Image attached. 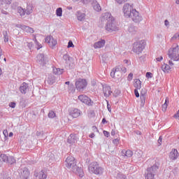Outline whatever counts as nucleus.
<instances>
[{
    "label": "nucleus",
    "instance_id": "1",
    "mask_svg": "<svg viewBox=\"0 0 179 179\" xmlns=\"http://www.w3.org/2000/svg\"><path fill=\"white\" fill-rule=\"evenodd\" d=\"M65 166L73 171V173H75L76 174H79L80 177H83V171L82 170V168H80L76 164V159L75 157L72 156H69L65 161Z\"/></svg>",
    "mask_w": 179,
    "mask_h": 179
},
{
    "label": "nucleus",
    "instance_id": "2",
    "mask_svg": "<svg viewBox=\"0 0 179 179\" xmlns=\"http://www.w3.org/2000/svg\"><path fill=\"white\" fill-rule=\"evenodd\" d=\"M88 171L92 174H96V176H101L104 171V169L99 164V162H93L88 166Z\"/></svg>",
    "mask_w": 179,
    "mask_h": 179
},
{
    "label": "nucleus",
    "instance_id": "3",
    "mask_svg": "<svg viewBox=\"0 0 179 179\" xmlns=\"http://www.w3.org/2000/svg\"><path fill=\"white\" fill-rule=\"evenodd\" d=\"M159 170V163L156 162L153 166L147 169L145 172V179H155V176Z\"/></svg>",
    "mask_w": 179,
    "mask_h": 179
},
{
    "label": "nucleus",
    "instance_id": "4",
    "mask_svg": "<svg viewBox=\"0 0 179 179\" xmlns=\"http://www.w3.org/2000/svg\"><path fill=\"white\" fill-rule=\"evenodd\" d=\"M146 47V41L145 40H141L140 41L135 42L133 44V52L136 54H141Z\"/></svg>",
    "mask_w": 179,
    "mask_h": 179
},
{
    "label": "nucleus",
    "instance_id": "5",
    "mask_svg": "<svg viewBox=\"0 0 179 179\" xmlns=\"http://www.w3.org/2000/svg\"><path fill=\"white\" fill-rule=\"evenodd\" d=\"M169 57L172 61H179V47L177 45L176 47L171 48L168 52Z\"/></svg>",
    "mask_w": 179,
    "mask_h": 179
},
{
    "label": "nucleus",
    "instance_id": "6",
    "mask_svg": "<svg viewBox=\"0 0 179 179\" xmlns=\"http://www.w3.org/2000/svg\"><path fill=\"white\" fill-rule=\"evenodd\" d=\"M105 30L108 33H113V31H117V30H119V28L115 23V19L112 20V21H108V22L105 24Z\"/></svg>",
    "mask_w": 179,
    "mask_h": 179
},
{
    "label": "nucleus",
    "instance_id": "7",
    "mask_svg": "<svg viewBox=\"0 0 179 179\" xmlns=\"http://www.w3.org/2000/svg\"><path fill=\"white\" fill-rule=\"evenodd\" d=\"M114 17L111 15V13H104L102 14L100 20L101 23V27H104L106 23H108V22H111L114 20Z\"/></svg>",
    "mask_w": 179,
    "mask_h": 179
},
{
    "label": "nucleus",
    "instance_id": "8",
    "mask_svg": "<svg viewBox=\"0 0 179 179\" xmlns=\"http://www.w3.org/2000/svg\"><path fill=\"white\" fill-rule=\"evenodd\" d=\"M75 86L78 92H83L87 86V81L85 79L80 78L76 82Z\"/></svg>",
    "mask_w": 179,
    "mask_h": 179
},
{
    "label": "nucleus",
    "instance_id": "9",
    "mask_svg": "<svg viewBox=\"0 0 179 179\" xmlns=\"http://www.w3.org/2000/svg\"><path fill=\"white\" fill-rule=\"evenodd\" d=\"M84 3H91L94 10L96 12H101V6H100L97 0H84Z\"/></svg>",
    "mask_w": 179,
    "mask_h": 179
},
{
    "label": "nucleus",
    "instance_id": "10",
    "mask_svg": "<svg viewBox=\"0 0 179 179\" xmlns=\"http://www.w3.org/2000/svg\"><path fill=\"white\" fill-rule=\"evenodd\" d=\"M78 99L81 103H84V104H86L87 106H92L94 104V102L92 101V99L85 94L79 95Z\"/></svg>",
    "mask_w": 179,
    "mask_h": 179
},
{
    "label": "nucleus",
    "instance_id": "11",
    "mask_svg": "<svg viewBox=\"0 0 179 179\" xmlns=\"http://www.w3.org/2000/svg\"><path fill=\"white\" fill-rule=\"evenodd\" d=\"M131 17L133 22L135 23H139V22H142V15L139 14V12L136 11V9L132 10L131 11V15L130 17Z\"/></svg>",
    "mask_w": 179,
    "mask_h": 179
},
{
    "label": "nucleus",
    "instance_id": "12",
    "mask_svg": "<svg viewBox=\"0 0 179 179\" xmlns=\"http://www.w3.org/2000/svg\"><path fill=\"white\" fill-rule=\"evenodd\" d=\"M132 10H135L132 8V6H130L129 3H127L123 6V13L125 17H131V15L132 13Z\"/></svg>",
    "mask_w": 179,
    "mask_h": 179
},
{
    "label": "nucleus",
    "instance_id": "13",
    "mask_svg": "<svg viewBox=\"0 0 179 179\" xmlns=\"http://www.w3.org/2000/svg\"><path fill=\"white\" fill-rule=\"evenodd\" d=\"M45 43L48 44L50 48L54 49V47H55V45L58 44V41H57L56 38H54L52 36H49L45 38Z\"/></svg>",
    "mask_w": 179,
    "mask_h": 179
},
{
    "label": "nucleus",
    "instance_id": "14",
    "mask_svg": "<svg viewBox=\"0 0 179 179\" xmlns=\"http://www.w3.org/2000/svg\"><path fill=\"white\" fill-rule=\"evenodd\" d=\"M69 115L73 118H78V117H80L82 115V111L76 108H71L69 110Z\"/></svg>",
    "mask_w": 179,
    "mask_h": 179
},
{
    "label": "nucleus",
    "instance_id": "15",
    "mask_svg": "<svg viewBox=\"0 0 179 179\" xmlns=\"http://www.w3.org/2000/svg\"><path fill=\"white\" fill-rule=\"evenodd\" d=\"M36 62L39 64V65L44 66L47 64V60L44 57V54L40 53L36 56Z\"/></svg>",
    "mask_w": 179,
    "mask_h": 179
},
{
    "label": "nucleus",
    "instance_id": "16",
    "mask_svg": "<svg viewBox=\"0 0 179 179\" xmlns=\"http://www.w3.org/2000/svg\"><path fill=\"white\" fill-rule=\"evenodd\" d=\"M103 93L104 94V97H108L109 96H111L113 91H111V87L109 85H103Z\"/></svg>",
    "mask_w": 179,
    "mask_h": 179
},
{
    "label": "nucleus",
    "instance_id": "17",
    "mask_svg": "<svg viewBox=\"0 0 179 179\" xmlns=\"http://www.w3.org/2000/svg\"><path fill=\"white\" fill-rule=\"evenodd\" d=\"M29 176H30V171H29V169L23 168L21 169L20 176L21 179H27L29 178Z\"/></svg>",
    "mask_w": 179,
    "mask_h": 179
},
{
    "label": "nucleus",
    "instance_id": "18",
    "mask_svg": "<svg viewBox=\"0 0 179 179\" xmlns=\"http://www.w3.org/2000/svg\"><path fill=\"white\" fill-rule=\"evenodd\" d=\"M16 27H19L20 29H22V30H24V31H27V33H31V34L34 33V29H33V28L29 26H26L24 24H19V25H17Z\"/></svg>",
    "mask_w": 179,
    "mask_h": 179
},
{
    "label": "nucleus",
    "instance_id": "19",
    "mask_svg": "<svg viewBox=\"0 0 179 179\" xmlns=\"http://www.w3.org/2000/svg\"><path fill=\"white\" fill-rule=\"evenodd\" d=\"M78 142V137L76 134H70V136L67 138V143L70 145H73V143H76Z\"/></svg>",
    "mask_w": 179,
    "mask_h": 179
},
{
    "label": "nucleus",
    "instance_id": "20",
    "mask_svg": "<svg viewBox=\"0 0 179 179\" xmlns=\"http://www.w3.org/2000/svg\"><path fill=\"white\" fill-rule=\"evenodd\" d=\"M27 90H29V84L23 83L20 86V92L22 93V94H26V93H27Z\"/></svg>",
    "mask_w": 179,
    "mask_h": 179
},
{
    "label": "nucleus",
    "instance_id": "21",
    "mask_svg": "<svg viewBox=\"0 0 179 179\" xmlns=\"http://www.w3.org/2000/svg\"><path fill=\"white\" fill-rule=\"evenodd\" d=\"M104 45H106V40L101 39L100 41L94 43V48H95V49L103 48V47H104Z\"/></svg>",
    "mask_w": 179,
    "mask_h": 179
},
{
    "label": "nucleus",
    "instance_id": "22",
    "mask_svg": "<svg viewBox=\"0 0 179 179\" xmlns=\"http://www.w3.org/2000/svg\"><path fill=\"white\" fill-rule=\"evenodd\" d=\"M121 153L122 156H124V157L126 159H128V157H132V156H134V152L131 150H123Z\"/></svg>",
    "mask_w": 179,
    "mask_h": 179
},
{
    "label": "nucleus",
    "instance_id": "23",
    "mask_svg": "<svg viewBox=\"0 0 179 179\" xmlns=\"http://www.w3.org/2000/svg\"><path fill=\"white\" fill-rule=\"evenodd\" d=\"M140 99H141V107H143L146 101V92H143V90H142L141 92Z\"/></svg>",
    "mask_w": 179,
    "mask_h": 179
},
{
    "label": "nucleus",
    "instance_id": "24",
    "mask_svg": "<svg viewBox=\"0 0 179 179\" xmlns=\"http://www.w3.org/2000/svg\"><path fill=\"white\" fill-rule=\"evenodd\" d=\"M170 159L171 160H177V158L178 157V151L176 149H173L169 155Z\"/></svg>",
    "mask_w": 179,
    "mask_h": 179
},
{
    "label": "nucleus",
    "instance_id": "25",
    "mask_svg": "<svg viewBox=\"0 0 179 179\" xmlns=\"http://www.w3.org/2000/svg\"><path fill=\"white\" fill-rule=\"evenodd\" d=\"M134 87H135V89H137V90L142 89V81H141V80L139 79H135Z\"/></svg>",
    "mask_w": 179,
    "mask_h": 179
},
{
    "label": "nucleus",
    "instance_id": "26",
    "mask_svg": "<svg viewBox=\"0 0 179 179\" xmlns=\"http://www.w3.org/2000/svg\"><path fill=\"white\" fill-rule=\"evenodd\" d=\"M171 69V67L170 66V65H169L167 64H164L162 66V70L165 73H169V72H170Z\"/></svg>",
    "mask_w": 179,
    "mask_h": 179
},
{
    "label": "nucleus",
    "instance_id": "27",
    "mask_svg": "<svg viewBox=\"0 0 179 179\" xmlns=\"http://www.w3.org/2000/svg\"><path fill=\"white\" fill-rule=\"evenodd\" d=\"M129 33H131V34H135L136 31H138V27L134 26L133 24H130L128 28Z\"/></svg>",
    "mask_w": 179,
    "mask_h": 179
},
{
    "label": "nucleus",
    "instance_id": "28",
    "mask_svg": "<svg viewBox=\"0 0 179 179\" xmlns=\"http://www.w3.org/2000/svg\"><path fill=\"white\" fill-rule=\"evenodd\" d=\"M48 85H54V83H55V76H54V75L50 74L48 76Z\"/></svg>",
    "mask_w": 179,
    "mask_h": 179
},
{
    "label": "nucleus",
    "instance_id": "29",
    "mask_svg": "<svg viewBox=\"0 0 179 179\" xmlns=\"http://www.w3.org/2000/svg\"><path fill=\"white\" fill-rule=\"evenodd\" d=\"M77 13L78 20L80 22H83V20H85V17H86V14L82 13L80 11L77 12Z\"/></svg>",
    "mask_w": 179,
    "mask_h": 179
},
{
    "label": "nucleus",
    "instance_id": "30",
    "mask_svg": "<svg viewBox=\"0 0 179 179\" xmlns=\"http://www.w3.org/2000/svg\"><path fill=\"white\" fill-rule=\"evenodd\" d=\"M36 177L39 179H45L47 178V175H45V173H44V171L42 170L37 173Z\"/></svg>",
    "mask_w": 179,
    "mask_h": 179
},
{
    "label": "nucleus",
    "instance_id": "31",
    "mask_svg": "<svg viewBox=\"0 0 179 179\" xmlns=\"http://www.w3.org/2000/svg\"><path fill=\"white\" fill-rule=\"evenodd\" d=\"M10 166H13V164H16V159L13 156H9L8 162Z\"/></svg>",
    "mask_w": 179,
    "mask_h": 179
},
{
    "label": "nucleus",
    "instance_id": "32",
    "mask_svg": "<svg viewBox=\"0 0 179 179\" xmlns=\"http://www.w3.org/2000/svg\"><path fill=\"white\" fill-rule=\"evenodd\" d=\"M0 158L1 159L3 163H8V162H9V157L6 154H1Z\"/></svg>",
    "mask_w": 179,
    "mask_h": 179
},
{
    "label": "nucleus",
    "instance_id": "33",
    "mask_svg": "<svg viewBox=\"0 0 179 179\" xmlns=\"http://www.w3.org/2000/svg\"><path fill=\"white\" fill-rule=\"evenodd\" d=\"M53 73L55 75H62L64 73V69H53Z\"/></svg>",
    "mask_w": 179,
    "mask_h": 179
},
{
    "label": "nucleus",
    "instance_id": "34",
    "mask_svg": "<svg viewBox=\"0 0 179 179\" xmlns=\"http://www.w3.org/2000/svg\"><path fill=\"white\" fill-rule=\"evenodd\" d=\"M169 99L166 98L165 99V103L162 105V110L164 113H165V111H166L167 107L169 106Z\"/></svg>",
    "mask_w": 179,
    "mask_h": 179
},
{
    "label": "nucleus",
    "instance_id": "35",
    "mask_svg": "<svg viewBox=\"0 0 179 179\" xmlns=\"http://www.w3.org/2000/svg\"><path fill=\"white\" fill-rule=\"evenodd\" d=\"M17 10L21 16H24V15H26V9L22 8L20 6L17 7Z\"/></svg>",
    "mask_w": 179,
    "mask_h": 179
},
{
    "label": "nucleus",
    "instance_id": "36",
    "mask_svg": "<svg viewBox=\"0 0 179 179\" xmlns=\"http://www.w3.org/2000/svg\"><path fill=\"white\" fill-rule=\"evenodd\" d=\"M3 41L4 43H8L9 41V36L8 35L7 31H3Z\"/></svg>",
    "mask_w": 179,
    "mask_h": 179
},
{
    "label": "nucleus",
    "instance_id": "37",
    "mask_svg": "<svg viewBox=\"0 0 179 179\" xmlns=\"http://www.w3.org/2000/svg\"><path fill=\"white\" fill-rule=\"evenodd\" d=\"M68 90L69 93H75V91H76L75 85L73 84H70L69 85Z\"/></svg>",
    "mask_w": 179,
    "mask_h": 179
},
{
    "label": "nucleus",
    "instance_id": "38",
    "mask_svg": "<svg viewBox=\"0 0 179 179\" xmlns=\"http://www.w3.org/2000/svg\"><path fill=\"white\" fill-rule=\"evenodd\" d=\"M56 15L59 17H61V16H62V8L59 7V8H57V10H56Z\"/></svg>",
    "mask_w": 179,
    "mask_h": 179
},
{
    "label": "nucleus",
    "instance_id": "39",
    "mask_svg": "<svg viewBox=\"0 0 179 179\" xmlns=\"http://www.w3.org/2000/svg\"><path fill=\"white\" fill-rule=\"evenodd\" d=\"M134 157H136V159H141L142 157V152L141 150L136 151L134 152Z\"/></svg>",
    "mask_w": 179,
    "mask_h": 179
},
{
    "label": "nucleus",
    "instance_id": "40",
    "mask_svg": "<svg viewBox=\"0 0 179 179\" xmlns=\"http://www.w3.org/2000/svg\"><path fill=\"white\" fill-rule=\"evenodd\" d=\"M63 59L65 60L66 64H68L69 61H71V57H69V55L65 54L64 55H63Z\"/></svg>",
    "mask_w": 179,
    "mask_h": 179
},
{
    "label": "nucleus",
    "instance_id": "41",
    "mask_svg": "<svg viewBox=\"0 0 179 179\" xmlns=\"http://www.w3.org/2000/svg\"><path fill=\"white\" fill-rule=\"evenodd\" d=\"M55 116H56L55 112L52 110L49 111L48 114V118H55Z\"/></svg>",
    "mask_w": 179,
    "mask_h": 179
},
{
    "label": "nucleus",
    "instance_id": "42",
    "mask_svg": "<svg viewBox=\"0 0 179 179\" xmlns=\"http://www.w3.org/2000/svg\"><path fill=\"white\" fill-rule=\"evenodd\" d=\"M25 10H26L25 12L26 15H30L33 13V9H31V7L29 6L27 7V9Z\"/></svg>",
    "mask_w": 179,
    "mask_h": 179
},
{
    "label": "nucleus",
    "instance_id": "43",
    "mask_svg": "<svg viewBox=\"0 0 179 179\" xmlns=\"http://www.w3.org/2000/svg\"><path fill=\"white\" fill-rule=\"evenodd\" d=\"M171 40V41H174L175 40H179V33L175 34Z\"/></svg>",
    "mask_w": 179,
    "mask_h": 179
},
{
    "label": "nucleus",
    "instance_id": "44",
    "mask_svg": "<svg viewBox=\"0 0 179 179\" xmlns=\"http://www.w3.org/2000/svg\"><path fill=\"white\" fill-rule=\"evenodd\" d=\"M145 76H146L147 79H151V78H153V73H152L150 72H147L145 74Z\"/></svg>",
    "mask_w": 179,
    "mask_h": 179
},
{
    "label": "nucleus",
    "instance_id": "45",
    "mask_svg": "<svg viewBox=\"0 0 179 179\" xmlns=\"http://www.w3.org/2000/svg\"><path fill=\"white\" fill-rule=\"evenodd\" d=\"M67 47L68 48H73V47H75V45H73V42H72V41H69Z\"/></svg>",
    "mask_w": 179,
    "mask_h": 179
},
{
    "label": "nucleus",
    "instance_id": "46",
    "mask_svg": "<svg viewBox=\"0 0 179 179\" xmlns=\"http://www.w3.org/2000/svg\"><path fill=\"white\" fill-rule=\"evenodd\" d=\"M35 43L38 46L37 50H40V48H43V45L41 44H40V43H38V41H37V39L35 40Z\"/></svg>",
    "mask_w": 179,
    "mask_h": 179
},
{
    "label": "nucleus",
    "instance_id": "47",
    "mask_svg": "<svg viewBox=\"0 0 179 179\" xmlns=\"http://www.w3.org/2000/svg\"><path fill=\"white\" fill-rule=\"evenodd\" d=\"M162 141H163V137L161 136H159V138L157 141L158 146H162Z\"/></svg>",
    "mask_w": 179,
    "mask_h": 179
},
{
    "label": "nucleus",
    "instance_id": "48",
    "mask_svg": "<svg viewBox=\"0 0 179 179\" xmlns=\"http://www.w3.org/2000/svg\"><path fill=\"white\" fill-rule=\"evenodd\" d=\"M120 72H123V73H125L127 72V68L122 65H120Z\"/></svg>",
    "mask_w": 179,
    "mask_h": 179
},
{
    "label": "nucleus",
    "instance_id": "49",
    "mask_svg": "<svg viewBox=\"0 0 179 179\" xmlns=\"http://www.w3.org/2000/svg\"><path fill=\"white\" fill-rule=\"evenodd\" d=\"M113 70L115 72H121V65L116 66L115 69H113Z\"/></svg>",
    "mask_w": 179,
    "mask_h": 179
},
{
    "label": "nucleus",
    "instance_id": "50",
    "mask_svg": "<svg viewBox=\"0 0 179 179\" xmlns=\"http://www.w3.org/2000/svg\"><path fill=\"white\" fill-rule=\"evenodd\" d=\"M133 78H134V73H130L129 74V76H128L127 80H128L129 82H131V80H132Z\"/></svg>",
    "mask_w": 179,
    "mask_h": 179
},
{
    "label": "nucleus",
    "instance_id": "51",
    "mask_svg": "<svg viewBox=\"0 0 179 179\" xmlns=\"http://www.w3.org/2000/svg\"><path fill=\"white\" fill-rule=\"evenodd\" d=\"M127 1L128 0H115V2H117V3H119V5H121L122 3H124V2H127Z\"/></svg>",
    "mask_w": 179,
    "mask_h": 179
},
{
    "label": "nucleus",
    "instance_id": "52",
    "mask_svg": "<svg viewBox=\"0 0 179 179\" xmlns=\"http://www.w3.org/2000/svg\"><path fill=\"white\" fill-rule=\"evenodd\" d=\"M9 107H10L11 108H15V107H16V103L15 102H10L9 103Z\"/></svg>",
    "mask_w": 179,
    "mask_h": 179
},
{
    "label": "nucleus",
    "instance_id": "53",
    "mask_svg": "<svg viewBox=\"0 0 179 179\" xmlns=\"http://www.w3.org/2000/svg\"><path fill=\"white\" fill-rule=\"evenodd\" d=\"M103 134L104 136H106V138H108L110 136V132H108V131H107L106 130H104L103 131Z\"/></svg>",
    "mask_w": 179,
    "mask_h": 179
},
{
    "label": "nucleus",
    "instance_id": "54",
    "mask_svg": "<svg viewBox=\"0 0 179 179\" xmlns=\"http://www.w3.org/2000/svg\"><path fill=\"white\" fill-rule=\"evenodd\" d=\"M106 103H107L108 111H109V113H111V106H110V103H108V101H106Z\"/></svg>",
    "mask_w": 179,
    "mask_h": 179
},
{
    "label": "nucleus",
    "instance_id": "55",
    "mask_svg": "<svg viewBox=\"0 0 179 179\" xmlns=\"http://www.w3.org/2000/svg\"><path fill=\"white\" fill-rule=\"evenodd\" d=\"M138 89H134V94L136 96V97L138 98L139 97V92H138Z\"/></svg>",
    "mask_w": 179,
    "mask_h": 179
},
{
    "label": "nucleus",
    "instance_id": "56",
    "mask_svg": "<svg viewBox=\"0 0 179 179\" xmlns=\"http://www.w3.org/2000/svg\"><path fill=\"white\" fill-rule=\"evenodd\" d=\"M113 143L115 145H118V143H120V139H118V138H115V139H113Z\"/></svg>",
    "mask_w": 179,
    "mask_h": 179
},
{
    "label": "nucleus",
    "instance_id": "57",
    "mask_svg": "<svg viewBox=\"0 0 179 179\" xmlns=\"http://www.w3.org/2000/svg\"><path fill=\"white\" fill-rule=\"evenodd\" d=\"M156 60L157 62H161L162 61H163V56H160L159 57H157Z\"/></svg>",
    "mask_w": 179,
    "mask_h": 179
},
{
    "label": "nucleus",
    "instance_id": "58",
    "mask_svg": "<svg viewBox=\"0 0 179 179\" xmlns=\"http://www.w3.org/2000/svg\"><path fill=\"white\" fill-rule=\"evenodd\" d=\"M110 76L111 78H115V71L113 69L110 72Z\"/></svg>",
    "mask_w": 179,
    "mask_h": 179
},
{
    "label": "nucleus",
    "instance_id": "59",
    "mask_svg": "<svg viewBox=\"0 0 179 179\" xmlns=\"http://www.w3.org/2000/svg\"><path fill=\"white\" fill-rule=\"evenodd\" d=\"M101 124H108V121L106 120V117L102 119Z\"/></svg>",
    "mask_w": 179,
    "mask_h": 179
},
{
    "label": "nucleus",
    "instance_id": "60",
    "mask_svg": "<svg viewBox=\"0 0 179 179\" xmlns=\"http://www.w3.org/2000/svg\"><path fill=\"white\" fill-rule=\"evenodd\" d=\"M27 47L31 50V48L33 47V43H27Z\"/></svg>",
    "mask_w": 179,
    "mask_h": 179
},
{
    "label": "nucleus",
    "instance_id": "61",
    "mask_svg": "<svg viewBox=\"0 0 179 179\" xmlns=\"http://www.w3.org/2000/svg\"><path fill=\"white\" fill-rule=\"evenodd\" d=\"M3 134L4 135V136L6 138V136H8V130H3Z\"/></svg>",
    "mask_w": 179,
    "mask_h": 179
},
{
    "label": "nucleus",
    "instance_id": "62",
    "mask_svg": "<svg viewBox=\"0 0 179 179\" xmlns=\"http://www.w3.org/2000/svg\"><path fill=\"white\" fill-rule=\"evenodd\" d=\"M6 5H10L12 3V0H5Z\"/></svg>",
    "mask_w": 179,
    "mask_h": 179
},
{
    "label": "nucleus",
    "instance_id": "63",
    "mask_svg": "<svg viewBox=\"0 0 179 179\" xmlns=\"http://www.w3.org/2000/svg\"><path fill=\"white\" fill-rule=\"evenodd\" d=\"M1 13L3 15H9V13L8 12H6L5 10H1Z\"/></svg>",
    "mask_w": 179,
    "mask_h": 179
},
{
    "label": "nucleus",
    "instance_id": "64",
    "mask_svg": "<svg viewBox=\"0 0 179 179\" xmlns=\"http://www.w3.org/2000/svg\"><path fill=\"white\" fill-rule=\"evenodd\" d=\"M6 3V0H0V5H4Z\"/></svg>",
    "mask_w": 179,
    "mask_h": 179
}]
</instances>
